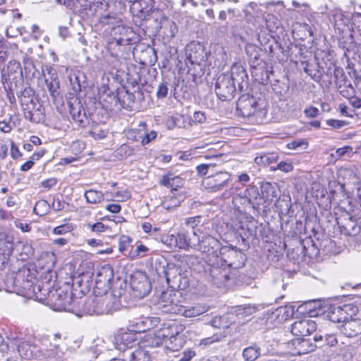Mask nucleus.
Instances as JSON below:
<instances>
[{"label": "nucleus", "mask_w": 361, "mask_h": 361, "mask_svg": "<svg viewBox=\"0 0 361 361\" xmlns=\"http://www.w3.org/2000/svg\"><path fill=\"white\" fill-rule=\"evenodd\" d=\"M126 97H127V100L128 101L129 106L134 103L140 102L143 99L142 92L139 87L133 93H130L127 90L126 92Z\"/></svg>", "instance_id": "51"}, {"label": "nucleus", "mask_w": 361, "mask_h": 361, "mask_svg": "<svg viewBox=\"0 0 361 361\" xmlns=\"http://www.w3.org/2000/svg\"><path fill=\"white\" fill-rule=\"evenodd\" d=\"M243 193L251 204V208L253 210L259 211L262 205V198L258 188L255 185H250Z\"/></svg>", "instance_id": "30"}, {"label": "nucleus", "mask_w": 361, "mask_h": 361, "mask_svg": "<svg viewBox=\"0 0 361 361\" xmlns=\"http://www.w3.org/2000/svg\"><path fill=\"white\" fill-rule=\"evenodd\" d=\"M286 109L291 114L300 112L302 107V99L297 95L288 97L286 100Z\"/></svg>", "instance_id": "40"}, {"label": "nucleus", "mask_w": 361, "mask_h": 361, "mask_svg": "<svg viewBox=\"0 0 361 361\" xmlns=\"http://www.w3.org/2000/svg\"><path fill=\"white\" fill-rule=\"evenodd\" d=\"M334 26L340 30L342 25H347L348 20L344 17L343 13L338 12L334 15Z\"/></svg>", "instance_id": "58"}, {"label": "nucleus", "mask_w": 361, "mask_h": 361, "mask_svg": "<svg viewBox=\"0 0 361 361\" xmlns=\"http://www.w3.org/2000/svg\"><path fill=\"white\" fill-rule=\"evenodd\" d=\"M236 109L243 117L255 116L264 118L267 113V102L264 98L243 94L236 104Z\"/></svg>", "instance_id": "5"}, {"label": "nucleus", "mask_w": 361, "mask_h": 361, "mask_svg": "<svg viewBox=\"0 0 361 361\" xmlns=\"http://www.w3.org/2000/svg\"><path fill=\"white\" fill-rule=\"evenodd\" d=\"M68 106L73 120L80 126L84 127L87 121V116L80 102L78 99L68 102Z\"/></svg>", "instance_id": "25"}, {"label": "nucleus", "mask_w": 361, "mask_h": 361, "mask_svg": "<svg viewBox=\"0 0 361 361\" xmlns=\"http://www.w3.org/2000/svg\"><path fill=\"white\" fill-rule=\"evenodd\" d=\"M7 73L10 82L19 84V86L23 83V70L19 61H11L7 66Z\"/></svg>", "instance_id": "28"}, {"label": "nucleus", "mask_w": 361, "mask_h": 361, "mask_svg": "<svg viewBox=\"0 0 361 361\" xmlns=\"http://www.w3.org/2000/svg\"><path fill=\"white\" fill-rule=\"evenodd\" d=\"M312 341L313 344H315V348H322L327 345V343L326 341V334H322L320 333H317L312 338Z\"/></svg>", "instance_id": "60"}, {"label": "nucleus", "mask_w": 361, "mask_h": 361, "mask_svg": "<svg viewBox=\"0 0 361 361\" xmlns=\"http://www.w3.org/2000/svg\"><path fill=\"white\" fill-rule=\"evenodd\" d=\"M153 0H133L130 6V11L134 16L146 18L157 9H152Z\"/></svg>", "instance_id": "19"}, {"label": "nucleus", "mask_w": 361, "mask_h": 361, "mask_svg": "<svg viewBox=\"0 0 361 361\" xmlns=\"http://www.w3.org/2000/svg\"><path fill=\"white\" fill-rule=\"evenodd\" d=\"M308 146V142L303 140H293L287 144V147L290 149H296L298 148L306 149Z\"/></svg>", "instance_id": "64"}, {"label": "nucleus", "mask_w": 361, "mask_h": 361, "mask_svg": "<svg viewBox=\"0 0 361 361\" xmlns=\"http://www.w3.org/2000/svg\"><path fill=\"white\" fill-rule=\"evenodd\" d=\"M218 259L221 262V265L237 269L245 265L246 255L235 247L225 245L221 248Z\"/></svg>", "instance_id": "8"}, {"label": "nucleus", "mask_w": 361, "mask_h": 361, "mask_svg": "<svg viewBox=\"0 0 361 361\" xmlns=\"http://www.w3.org/2000/svg\"><path fill=\"white\" fill-rule=\"evenodd\" d=\"M196 231L189 233L188 231H181L176 234L178 248L184 250H189L190 249L196 250L197 243H193L194 240H197Z\"/></svg>", "instance_id": "26"}, {"label": "nucleus", "mask_w": 361, "mask_h": 361, "mask_svg": "<svg viewBox=\"0 0 361 361\" xmlns=\"http://www.w3.org/2000/svg\"><path fill=\"white\" fill-rule=\"evenodd\" d=\"M245 51L249 57L250 69L265 63V61L261 59L262 50L259 47L253 44H247Z\"/></svg>", "instance_id": "32"}, {"label": "nucleus", "mask_w": 361, "mask_h": 361, "mask_svg": "<svg viewBox=\"0 0 361 361\" xmlns=\"http://www.w3.org/2000/svg\"><path fill=\"white\" fill-rule=\"evenodd\" d=\"M340 331L348 338H353L361 334V319L350 317L339 327Z\"/></svg>", "instance_id": "20"}, {"label": "nucleus", "mask_w": 361, "mask_h": 361, "mask_svg": "<svg viewBox=\"0 0 361 361\" xmlns=\"http://www.w3.org/2000/svg\"><path fill=\"white\" fill-rule=\"evenodd\" d=\"M152 17L156 22H159L158 27L159 29H164V33L167 37L172 38L175 37L178 32L176 24L170 20L161 10L153 11Z\"/></svg>", "instance_id": "14"}, {"label": "nucleus", "mask_w": 361, "mask_h": 361, "mask_svg": "<svg viewBox=\"0 0 361 361\" xmlns=\"http://www.w3.org/2000/svg\"><path fill=\"white\" fill-rule=\"evenodd\" d=\"M48 294L49 304L54 311L77 314V311L79 310L76 305L78 302V298L73 296V293L59 289L51 290Z\"/></svg>", "instance_id": "6"}, {"label": "nucleus", "mask_w": 361, "mask_h": 361, "mask_svg": "<svg viewBox=\"0 0 361 361\" xmlns=\"http://www.w3.org/2000/svg\"><path fill=\"white\" fill-rule=\"evenodd\" d=\"M317 329V324L310 319H303L295 322L290 328L293 335L297 337H305L310 336Z\"/></svg>", "instance_id": "15"}, {"label": "nucleus", "mask_w": 361, "mask_h": 361, "mask_svg": "<svg viewBox=\"0 0 361 361\" xmlns=\"http://www.w3.org/2000/svg\"><path fill=\"white\" fill-rule=\"evenodd\" d=\"M264 49L266 52L269 53L270 56L274 58L276 55V51L281 49V46L276 42L273 41L272 43L267 42Z\"/></svg>", "instance_id": "61"}, {"label": "nucleus", "mask_w": 361, "mask_h": 361, "mask_svg": "<svg viewBox=\"0 0 361 361\" xmlns=\"http://www.w3.org/2000/svg\"><path fill=\"white\" fill-rule=\"evenodd\" d=\"M334 76L336 85H339V87H341V85L346 87V86H350L352 85L347 75L341 67H336L334 68Z\"/></svg>", "instance_id": "44"}, {"label": "nucleus", "mask_w": 361, "mask_h": 361, "mask_svg": "<svg viewBox=\"0 0 361 361\" xmlns=\"http://www.w3.org/2000/svg\"><path fill=\"white\" fill-rule=\"evenodd\" d=\"M133 56L140 60V63L142 65H153L157 61L156 51L154 48L147 46L145 48L142 45H137L133 48Z\"/></svg>", "instance_id": "17"}, {"label": "nucleus", "mask_w": 361, "mask_h": 361, "mask_svg": "<svg viewBox=\"0 0 361 361\" xmlns=\"http://www.w3.org/2000/svg\"><path fill=\"white\" fill-rule=\"evenodd\" d=\"M49 78H45L46 86L51 97L55 100L60 94V82L56 71L51 67L47 68Z\"/></svg>", "instance_id": "24"}, {"label": "nucleus", "mask_w": 361, "mask_h": 361, "mask_svg": "<svg viewBox=\"0 0 361 361\" xmlns=\"http://www.w3.org/2000/svg\"><path fill=\"white\" fill-rule=\"evenodd\" d=\"M13 235L7 232L0 233V252L11 256L13 251Z\"/></svg>", "instance_id": "34"}, {"label": "nucleus", "mask_w": 361, "mask_h": 361, "mask_svg": "<svg viewBox=\"0 0 361 361\" xmlns=\"http://www.w3.org/2000/svg\"><path fill=\"white\" fill-rule=\"evenodd\" d=\"M197 173L203 176L202 184L209 192H216L228 188L231 181V174L226 171L214 169L212 165H197Z\"/></svg>", "instance_id": "3"}, {"label": "nucleus", "mask_w": 361, "mask_h": 361, "mask_svg": "<svg viewBox=\"0 0 361 361\" xmlns=\"http://www.w3.org/2000/svg\"><path fill=\"white\" fill-rule=\"evenodd\" d=\"M272 89L274 93L279 97L281 101L283 100L285 94L289 89V86L285 83H281L279 81H276L272 86Z\"/></svg>", "instance_id": "52"}, {"label": "nucleus", "mask_w": 361, "mask_h": 361, "mask_svg": "<svg viewBox=\"0 0 361 361\" xmlns=\"http://www.w3.org/2000/svg\"><path fill=\"white\" fill-rule=\"evenodd\" d=\"M357 311V307L350 304L343 306L331 305L326 312V317L332 322L343 324L346 319L355 315Z\"/></svg>", "instance_id": "10"}, {"label": "nucleus", "mask_w": 361, "mask_h": 361, "mask_svg": "<svg viewBox=\"0 0 361 361\" xmlns=\"http://www.w3.org/2000/svg\"><path fill=\"white\" fill-rule=\"evenodd\" d=\"M176 293H173L172 290L170 291H164L161 293L159 305L162 307L166 308L165 312H174L175 310L173 307V305L175 304V298Z\"/></svg>", "instance_id": "39"}, {"label": "nucleus", "mask_w": 361, "mask_h": 361, "mask_svg": "<svg viewBox=\"0 0 361 361\" xmlns=\"http://www.w3.org/2000/svg\"><path fill=\"white\" fill-rule=\"evenodd\" d=\"M76 3L80 6L81 10L85 11L87 15L94 14L96 7L102 4L100 1L94 2L93 0H76Z\"/></svg>", "instance_id": "43"}, {"label": "nucleus", "mask_w": 361, "mask_h": 361, "mask_svg": "<svg viewBox=\"0 0 361 361\" xmlns=\"http://www.w3.org/2000/svg\"><path fill=\"white\" fill-rule=\"evenodd\" d=\"M150 319L147 318L145 321H140V322H137L135 326L131 325L128 328V331L131 332H144L147 329H149L150 328V326L147 325V322Z\"/></svg>", "instance_id": "57"}, {"label": "nucleus", "mask_w": 361, "mask_h": 361, "mask_svg": "<svg viewBox=\"0 0 361 361\" xmlns=\"http://www.w3.org/2000/svg\"><path fill=\"white\" fill-rule=\"evenodd\" d=\"M126 357L129 361H152L149 351L141 348L127 350Z\"/></svg>", "instance_id": "38"}, {"label": "nucleus", "mask_w": 361, "mask_h": 361, "mask_svg": "<svg viewBox=\"0 0 361 361\" xmlns=\"http://www.w3.org/2000/svg\"><path fill=\"white\" fill-rule=\"evenodd\" d=\"M180 327L176 323L164 324V326L155 331L156 345H161L164 341L175 338L180 334Z\"/></svg>", "instance_id": "16"}, {"label": "nucleus", "mask_w": 361, "mask_h": 361, "mask_svg": "<svg viewBox=\"0 0 361 361\" xmlns=\"http://www.w3.org/2000/svg\"><path fill=\"white\" fill-rule=\"evenodd\" d=\"M318 66H314L310 63H307L304 67L305 72L308 74L314 80H319L321 78V74L317 70Z\"/></svg>", "instance_id": "55"}, {"label": "nucleus", "mask_w": 361, "mask_h": 361, "mask_svg": "<svg viewBox=\"0 0 361 361\" xmlns=\"http://www.w3.org/2000/svg\"><path fill=\"white\" fill-rule=\"evenodd\" d=\"M275 206L282 214H288L292 207L290 195L280 196L276 200Z\"/></svg>", "instance_id": "42"}, {"label": "nucleus", "mask_w": 361, "mask_h": 361, "mask_svg": "<svg viewBox=\"0 0 361 361\" xmlns=\"http://www.w3.org/2000/svg\"><path fill=\"white\" fill-rule=\"evenodd\" d=\"M188 57L192 63L201 64L207 60V55L204 47L198 43L190 46Z\"/></svg>", "instance_id": "31"}, {"label": "nucleus", "mask_w": 361, "mask_h": 361, "mask_svg": "<svg viewBox=\"0 0 361 361\" xmlns=\"http://www.w3.org/2000/svg\"><path fill=\"white\" fill-rule=\"evenodd\" d=\"M161 240H162L163 243L166 245L168 246V247L170 249H173V248L178 247V243L177 241L176 235H173V234L165 235L162 237Z\"/></svg>", "instance_id": "56"}, {"label": "nucleus", "mask_w": 361, "mask_h": 361, "mask_svg": "<svg viewBox=\"0 0 361 361\" xmlns=\"http://www.w3.org/2000/svg\"><path fill=\"white\" fill-rule=\"evenodd\" d=\"M209 274L210 276V280L213 283H214L217 286L223 285L228 279V276L226 271L220 267H211L209 270Z\"/></svg>", "instance_id": "35"}, {"label": "nucleus", "mask_w": 361, "mask_h": 361, "mask_svg": "<svg viewBox=\"0 0 361 361\" xmlns=\"http://www.w3.org/2000/svg\"><path fill=\"white\" fill-rule=\"evenodd\" d=\"M87 227L92 232H94V233H97L104 232V231H105L108 228V226H105L102 222H97V223L93 224H87Z\"/></svg>", "instance_id": "63"}, {"label": "nucleus", "mask_w": 361, "mask_h": 361, "mask_svg": "<svg viewBox=\"0 0 361 361\" xmlns=\"http://www.w3.org/2000/svg\"><path fill=\"white\" fill-rule=\"evenodd\" d=\"M337 224L341 232L348 236H355L360 231L361 227L356 221V219L351 216L337 219Z\"/></svg>", "instance_id": "18"}, {"label": "nucleus", "mask_w": 361, "mask_h": 361, "mask_svg": "<svg viewBox=\"0 0 361 361\" xmlns=\"http://www.w3.org/2000/svg\"><path fill=\"white\" fill-rule=\"evenodd\" d=\"M113 279V269L109 265L99 268L97 273L93 292L97 294H106L111 288Z\"/></svg>", "instance_id": "12"}, {"label": "nucleus", "mask_w": 361, "mask_h": 361, "mask_svg": "<svg viewBox=\"0 0 361 361\" xmlns=\"http://www.w3.org/2000/svg\"><path fill=\"white\" fill-rule=\"evenodd\" d=\"M207 311V309L204 306L198 305L188 308L184 307L181 311V313L185 317H195L204 314Z\"/></svg>", "instance_id": "47"}, {"label": "nucleus", "mask_w": 361, "mask_h": 361, "mask_svg": "<svg viewBox=\"0 0 361 361\" xmlns=\"http://www.w3.org/2000/svg\"><path fill=\"white\" fill-rule=\"evenodd\" d=\"M239 234L241 236L242 240L244 242L246 239L256 235V231L253 228L248 227L247 224L245 227L244 226H241V232H240Z\"/></svg>", "instance_id": "59"}, {"label": "nucleus", "mask_w": 361, "mask_h": 361, "mask_svg": "<svg viewBox=\"0 0 361 361\" xmlns=\"http://www.w3.org/2000/svg\"><path fill=\"white\" fill-rule=\"evenodd\" d=\"M85 197L89 203L98 204L104 200V195L101 191L90 189L85 192Z\"/></svg>", "instance_id": "45"}, {"label": "nucleus", "mask_w": 361, "mask_h": 361, "mask_svg": "<svg viewBox=\"0 0 361 361\" xmlns=\"http://www.w3.org/2000/svg\"><path fill=\"white\" fill-rule=\"evenodd\" d=\"M169 87H171V85L165 80H163L159 83L157 90V97L158 99H163L167 97Z\"/></svg>", "instance_id": "54"}, {"label": "nucleus", "mask_w": 361, "mask_h": 361, "mask_svg": "<svg viewBox=\"0 0 361 361\" xmlns=\"http://www.w3.org/2000/svg\"><path fill=\"white\" fill-rule=\"evenodd\" d=\"M261 12L258 5L255 2L250 3L243 9V17L252 25L257 21V18H259Z\"/></svg>", "instance_id": "37"}, {"label": "nucleus", "mask_w": 361, "mask_h": 361, "mask_svg": "<svg viewBox=\"0 0 361 361\" xmlns=\"http://www.w3.org/2000/svg\"><path fill=\"white\" fill-rule=\"evenodd\" d=\"M16 96L20 99L23 109H24V107L28 106L35 102L32 89L30 87H24L23 83L20 85V87H18Z\"/></svg>", "instance_id": "33"}, {"label": "nucleus", "mask_w": 361, "mask_h": 361, "mask_svg": "<svg viewBox=\"0 0 361 361\" xmlns=\"http://www.w3.org/2000/svg\"><path fill=\"white\" fill-rule=\"evenodd\" d=\"M163 272L173 290H185L189 286L188 271H183L180 267L167 263L166 267L163 266Z\"/></svg>", "instance_id": "7"}, {"label": "nucleus", "mask_w": 361, "mask_h": 361, "mask_svg": "<svg viewBox=\"0 0 361 361\" xmlns=\"http://www.w3.org/2000/svg\"><path fill=\"white\" fill-rule=\"evenodd\" d=\"M130 286L132 295L138 298H142L147 295L152 288L148 276L141 271H134L131 274Z\"/></svg>", "instance_id": "9"}, {"label": "nucleus", "mask_w": 361, "mask_h": 361, "mask_svg": "<svg viewBox=\"0 0 361 361\" xmlns=\"http://www.w3.org/2000/svg\"><path fill=\"white\" fill-rule=\"evenodd\" d=\"M197 241L196 250L216 259L219 257L221 248L224 247L219 240L209 234H204L201 238L197 237Z\"/></svg>", "instance_id": "11"}, {"label": "nucleus", "mask_w": 361, "mask_h": 361, "mask_svg": "<svg viewBox=\"0 0 361 361\" xmlns=\"http://www.w3.org/2000/svg\"><path fill=\"white\" fill-rule=\"evenodd\" d=\"M106 294H97L94 293V296L88 298H78V311L77 316L87 314H104L112 312L110 307L109 299L107 296L104 297Z\"/></svg>", "instance_id": "4"}, {"label": "nucleus", "mask_w": 361, "mask_h": 361, "mask_svg": "<svg viewBox=\"0 0 361 361\" xmlns=\"http://www.w3.org/2000/svg\"><path fill=\"white\" fill-rule=\"evenodd\" d=\"M260 190L262 204L264 202L269 204L274 201V199L277 198V196L280 192L277 184L271 183L269 182L262 183Z\"/></svg>", "instance_id": "21"}, {"label": "nucleus", "mask_w": 361, "mask_h": 361, "mask_svg": "<svg viewBox=\"0 0 361 361\" xmlns=\"http://www.w3.org/2000/svg\"><path fill=\"white\" fill-rule=\"evenodd\" d=\"M70 82L75 92L81 91L82 87H85V75L78 72L70 77Z\"/></svg>", "instance_id": "46"}, {"label": "nucleus", "mask_w": 361, "mask_h": 361, "mask_svg": "<svg viewBox=\"0 0 361 361\" xmlns=\"http://www.w3.org/2000/svg\"><path fill=\"white\" fill-rule=\"evenodd\" d=\"M278 159V156L274 153L264 154L257 156L255 159V162L260 166H267L271 163L276 162Z\"/></svg>", "instance_id": "50"}, {"label": "nucleus", "mask_w": 361, "mask_h": 361, "mask_svg": "<svg viewBox=\"0 0 361 361\" xmlns=\"http://www.w3.org/2000/svg\"><path fill=\"white\" fill-rule=\"evenodd\" d=\"M271 70H268L267 63L259 65L251 68V74L255 80L260 84L267 85L270 80V75H273Z\"/></svg>", "instance_id": "29"}, {"label": "nucleus", "mask_w": 361, "mask_h": 361, "mask_svg": "<svg viewBox=\"0 0 361 361\" xmlns=\"http://www.w3.org/2000/svg\"><path fill=\"white\" fill-rule=\"evenodd\" d=\"M126 290L122 288L121 285L118 288L114 287L110 295H106L110 302V307L112 312L120 310L124 306L123 302L126 301Z\"/></svg>", "instance_id": "27"}, {"label": "nucleus", "mask_w": 361, "mask_h": 361, "mask_svg": "<svg viewBox=\"0 0 361 361\" xmlns=\"http://www.w3.org/2000/svg\"><path fill=\"white\" fill-rule=\"evenodd\" d=\"M30 348V345L25 342H23L18 345V352L20 355L25 357V358H30L32 355V353Z\"/></svg>", "instance_id": "62"}, {"label": "nucleus", "mask_w": 361, "mask_h": 361, "mask_svg": "<svg viewBox=\"0 0 361 361\" xmlns=\"http://www.w3.org/2000/svg\"><path fill=\"white\" fill-rule=\"evenodd\" d=\"M74 229V225L71 223H66L53 228L52 233L54 235H65L71 233Z\"/></svg>", "instance_id": "53"}, {"label": "nucleus", "mask_w": 361, "mask_h": 361, "mask_svg": "<svg viewBox=\"0 0 361 361\" xmlns=\"http://www.w3.org/2000/svg\"><path fill=\"white\" fill-rule=\"evenodd\" d=\"M24 116L27 120L34 123H40L45 119L44 108L42 105L35 102L28 106L24 107Z\"/></svg>", "instance_id": "22"}, {"label": "nucleus", "mask_w": 361, "mask_h": 361, "mask_svg": "<svg viewBox=\"0 0 361 361\" xmlns=\"http://www.w3.org/2000/svg\"><path fill=\"white\" fill-rule=\"evenodd\" d=\"M289 353L294 356L301 355L315 350L312 338L297 337L288 343Z\"/></svg>", "instance_id": "13"}, {"label": "nucleus", "mask_w": 361, "mask_h": 361, "mask_svg": "<svg viewBox=\"0 0 361 361\" xmlns=\"http://www.w3.org/2000/svg\"><path fill=\"white\" fill-rule=\"evenodd\" d=\"M257 307L251 304H247L243 305L237 306L235 307V312L237 316L247 317L257 312Z\"/></svg>", "instance_id": "49"}, {"label": "nucleus", "mask_w": 361, "mask_h": 361, "mask_svg": "<svg viewBox=\"0 0 361 361\" xmlns=\"http://www.w3.org/2000/svg\"><path fill=\"white\" fill-rule=\"evenodd\" d=\"M99 25L104 32L109 34L119 46H130L138 42V37L132 28L123 25L121 19L111 15L103 16Z\"/></svg>", "instance_id": "2"}, {"label": "nucleus", "mask_w": 361, "mask_h": 361, "mask_svg": "<svg viewBox=\"0 0 361 361\" xmlns=\"http://www.w3.org/2000/svg\"><path fill=\"white\" fill-rule=\"evenodd\" d=\"M242 355L245 361H255L261 355V348L254 343L244 348Z\"/></svg>", "instance_id": "41"}, {"label": "nucleus", "mask_w": 361, "mask_h": 361, "mask_svg": "<svg viewBox=\"0 0 361 361\" xmlns=\"http://www.w3.org/2000/svg\"><path fill=\"white\" fill-rule=\"evenodd\" d=\"M159 183L172 190H176L178 188L183 186L184 180L179 176H173L172 173H168L161 176Z\"/></svg>", "instance_id": "36"}, {"label": "nucleus", "mask_w": 361, "mask_h": 361, "mask_svg": "<svg viewBox=\"0 0 361 361\" xmlns=\"http://www.w3.org/2000/svg\"><path fill=\"white\" fill-rule=\"evenodd\" d=\"M232 202L234 207H236L238 209H240L241 207L245 209H252L251 204L250 203L249 200L246 198V196L245 195L244 193L243 195L238 194L235 195L233 197Z\"/></svg>", "instance_id": "48"}, {"label": "nucleus", "mask_w": 361, "mask_h": 361, "mask_svg": "<svg viewBox=\"0 0 361 361\" xmlns=\"http://www.w3.org/2000/svg\"><path fill=\"white\" fill-rule=\"evenodd\" d=\"M248 75L245 68L238 63L233 64L229 73L221 74L216 79L215 91L217 97L223 100L232 99L237 91L246 92L249 88Z\"/></svg>", "instance_id": "1"}, {"label": "nucleus", "mask_w": 361, "mask_h": 361, "mask_svg": "<svg viewBox=\"0 0 361 361\" xmlns=\"http://www.w3.org/2000/svg\"><path fill=\"white\" fill-rule=\"evenodd\" d=\"M133 343H137L136 334L131 332H123L118 334L116 337L117 348L119 350L124 351V355L126 357V351L133 350Z\"/></svg>", "instance_id": "23"}]
</instances>
